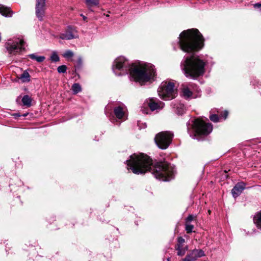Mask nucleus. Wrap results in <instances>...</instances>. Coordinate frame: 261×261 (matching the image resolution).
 Masks as SVG:
<instances>
[{
    "instance_id": "f704fd0d",
    "label": "nucleus",
    "mask_w": 261,
    "mask_h": 261,
    "mask_svg": "<svg viewBox=\"0 0 261 261\" xmlns=\"http://www.w3.org/2000/svg\"><path fill=\"white\" fill-rule=\"evenodd\" d=\"M167 260H168V261H170V258H168L167 259Z\"/></svg>"
},
{
    "instance_id": "4be33fe9",
    "label": "nucleus",
    "mask_w": 261,
    "mask_h": 261,
    "mask_svg": "<svg viewBox=\"0 0 261 261\" xmlns=\"http://www.w3.org/2000/svg\"><path fill=\"white\" fill-rule=\"evenodd\" d=\"M99 0H85L86 6L89 8L96 6L99 4Z\"/></svg>"
},
{
    "instance_id": "9d476101",
    "label": "nucleus",
    "mask_w": 261,
    "mask_h": 261,
    "mask_svg": "<svg viewBox=\"0 0 261 261\" xmlns=\"http://www.w3.org/2000/svg\"><path fill=\"white\" fill-rule=\"evenodd\" d=\"M205 256V253L202 249H193L189 252L182 261H195L198 258Z\"/></svg>"
},
{
    "instance_id": "cd10ccee",
    "label": "nucleus",
    "mask_w": 261,
    "mask_h": 261,
    "mask_svg": "<svg viewBox=\"0 0 261 261\" xmlns=\"http://www.w3.org/2000/svg\"><path fill=\"white\" fill-rule=\"evenodd\" d=\"M57 70L59 73H65L66 71L67 67L64 65H61L58 67Z\"/></svg>"
},
{
    "instance_id": "a211bd4d",
    "label": "nucleus",
    "mask_w": 261,
    "mask_h": 261,
    "mask_svg": "<svg viewBox=\"0 0 261 261\" xmlns=\"http://www.w3.org/2000/svg\"><path fill=\"white\" fill-rule=\"evenodd\" d=\"M0 13L5 17H11L14 13L10 8L0 5Z\"/></svg>"
},
{
    "instance_id": "f8f14e48",
    "label": "nucleus",
    "mask_w": 261,
    "mask_h": 261,
    "mask_svg": "<svg viewBox=\"0 0 261 261\" xmlns=\"http://www.w3.org/2000/svg\"><path fill=\"white\" fill-rule=\"evenodd\" d=\"M185 240L182 237H178L177 239V243L175 246V250H177V254L179 256H183L186 252L188 250V246H184Z\"/></svg>"
},
{
    "instance_id": "bb28decb",
    "label": "nucleus",
    "mask_w": 261,
    "mask_h": 261,
    "mask_svg": "<svg viewBox=\"0 0 261 261\" xmlns=\"http://www.w3.org/2000/svg\"><path fill=\"white\" fill-rule=\"evenodd\" d=\"M63 56L66 58H70L73 56V53L70 50H68L64 53Z\"/></svg>"
},
{
    "instance_id": "6e6552de",
    "label": "nucleus",
    "mask_w": 261,
    "mask_h": 261,
    "mask_svg": "<svg viewBox=\"0 0 261 261\" xmlns=\"http://www.w3.org/2000/svg\"><path fill=\"white\" fill-rule=\"evenodd\" d=\"M173 134L170 132H163L159 133L155 137V141L158 147L166 149L171 142Z\"/></svg>"
},
{
    "instance_id": "c756f323",
    "label": "nucleus",
    "mask_w": 261,
    "mask_h": 261,
    "mask_svg": "<svg viewBox=\"0 0 261 261\" xmlns=\"http://www.w3.org/2000/svg\"><path fill=\"white\" fill-rule=\"evenodd\" d=\"M194 219L193 215H189L186 219V223H190Z\"/></svg>"
},
{
    "instance_id": "412c9836",
    "label": "nucleus",
    "mask_w": 261,
    "mask_h": 261,
    "mask_svg": "<svg viewBox=\"0 0 261 261\" xmlns=\"http://www.w3.org/2000/svg\"><path fill=\"white\" fill-rule=\"evenodd\" d=\"M22 102L24 106L29 107L31 105L32 99L29 95H25L22 97Z\"/></svg>"
},
{
    "instance_id": "2eb2a0df",
    "label": "nucleus",
    "mask_w": 261,
    "mask_h": 261,
    "mask_svg": "<svg viewBox=\"0 0 261 261\" xmlns=\"http://www.w3.org/2000/svg\"><path fill=\"white\" fill-rule=\"evenodd\" d=\"M245 184L243 182L238 183L232 189L231 192L233 197H238L245 188Z\"/></svg>"
},
{
    "instance_id": "39448f33",
    "label": "nucleus",
    "mask_w": 261,
    "mask_h": 261,
    "mask_svg": "<svg viewBox=\"0 0 261 261\" xmlns=\"http://www.w3.org/2000/svg\"><path fill=\"white\" fill-rule=\"evenodd\" d=\"M158 93L159 96L165 100L174 98L177 95L174 83L170 81L163 82L158 89Z\"/></svg>"
},
{
    "instance_id": "f3484780",
    "label": "nucleus",
    "mask_w": 261,
    "mask_h": 261,
    "mask_svg": "<svg viewBox=\"0 0 261 261\" xmlns=\"http://www.w3.org/2000/svg\"><path fill=\"white\" fill-rule=\"evenodd\" d=\"M172 106L175 109V112L178 115H182L185 112V106L178 101L172 102Z\"/></svg>"
},
{
    "instance_id": "f257e3e1",
    "label": "nucleus",
    "mask_w": 261,
    "mask_h": 261,
    "mask_svg": "<svg viewBox=\"0 0 261 261\" xmlns=\"http://www.w3.org/2000/svg\"><path fill=\"white\" fill-rule=\"evenodd\" d=\"M126 162L135 174H144L149 171L156 178L163 181L170 180L173 175V169L167 162H159L153 165L152 160L144 153H134Z\"/></svg>"
},
{
    "instance_id": "72a5a7b5",
    "label": "nucleus",
    "mask_w": 261,
    "mask_h": 261,
    "mask_svg": "<svg viewBox=\"0 0 261 261\" xmlns=\"http://www.w3.org/2000/svg\"><path fill=\"white\" fill-rule=\"evenodd\" d=\"M142 111H143V112L144 113L147 114V112H145V111H144V110H142Z\"/></svg>"
},
{
    "instance_id": "1a4fd4ad",
    "label": "nucleus",
    "mask_w": 261,
    "mask_h": 261,
    "mask_svg": "<svg viewBox=\"0 0 261 261\" xmlns=\"http://www.w3.org/2000/svg\"><path fill=\"white\" fill-rule=\"evenodd\" d=\"M45 10V0H36L35 5V13L40 20L43 19Z\"/></svg>"
},
{
    "instance_id": "6ab92c4d",
    "label": "nucleus",
    "mask_w": 261,
    "mask_h": 261,
    "mask_svg": "<svg viewBox=\"0 0 261 261\" xmlns=\"http://www.w3.org/2000/svg\"><path fill=\"white\" fill-rule=\"evenodd\" d=\"M253 221L257 227L261 229V211L254 215Z\"/></svg>"
},
{
    "instance_id": "5701e85b",
    "label": "nucleus",
    "mask_w": 261,
    "mask_h": 261,
    "mask_svg": "<svg viewBox=\"0 0 261 261\" xmlns=\"http://www.w3.org/2000/svg\"><path fill=\"white\" fill-rule=\"evenodd\" d=\"M29 57L32 60H35L38 62H42L44 59L45 57L44 56H38L35 54H30L29 55Z\"/></svg>"
},
{
    "instance_id": "2f4dec72",
    "label": "nucleus",
    "mask_w": 261,
    "mask_h": 261,
    "mask_svg": "<svg viewBox=\"0 0 261 261\" xmlns=\"http://www.w3.org/2000/svg\"><path fill=\"white\" fill-rule=\"evenodd\" d=\"M228 112H227V111H225L224 112V116H223V117H224V119H225L227 118V116H228Z\"/></svg>"
},
{
    "instance_id": "f03ea898",
    "label": "nucleus",
    "mask_w": 261,
    "mask_h": 261,
    "mask_svg": "<svg viewBox=\"0 0 261 261\" xmlns=\"http://www.w3.org/2000/svg\"><path fill=\"white\" fill-rule=\"evenodd\" d=\"M113 70L117 75L127 74L129 71L131 77L141 84L153 80L155 75L153 65L140 63L130 65L128 61L124 57H119L116 59L113 65Z\"/></svg>"
},
{
    "instance_id": "473e14b6",
    "label": "nucleus",
    "mask_w": 261,
    "mask_h": 261,
    "mask_svg": "<svg viewBox=\"0 0 261 261\" xmlns=\"http://www.w3.org/2000/svg\"><path fill=\"white\" fill-rule=\"evenodd\" d=\"M81 15L83 17V19H84V20H85L86 19V18H86V16H85L83 15L82 14H81Z\"/></svg>"
},
{
    "instance_id": "0eeeda50",
    "label": "nucleus",
    "mask_w": 261,
    "mask_h": 261,
    "mask_svg": "<svg viewBox=\"0 0 261 261\" xmlns=\"http://www.w3.org/2000/svg\"><path fill=\"white\" fill-rule=\"evenodd\" d=\"M24 41L22 38L8 40L5 47L10 55H16L24 50Z\"/></svg>"
},
{
    "instance_id": "ddd939ff",
    "label": "nucleus",
    "mask_w": 261,
    "mask_h": 261,
    "mask_svg": "<svg viewBox=\"0 0 261 261\" xmlns=\"http://www.w3.org/2000/svg\"><path fill=\"white\" fill-rule=\"evenodd\" d=\"M147 102V106L152 111L161 109L164 106V103L163 102L154 98L149 99Z\"/></svg>"
},
{
    "instance_id": "aec40b11",
    "label": "nucleus",
    "mask_w": 261,
    "mask_h": 261,
    "mask_svg": "<svg viewBox=\"0 0 261 261\" xmlns=\"http://www.w3.org/2000/svg\"><path fill=\"white\" fill-rule=\"evenodd\" d=\"M19 79L22 83L29 82L31 80L30 75L27 70H25L22 74H21Z\"/></svg>"
},
{
    "instance_id": "20e7f679",
    "label": "nucleus",
    "mask_w": 261,
    "mask_h": 261,
    "mask_svg": "<svg viewBox=\"0 0 261 261\" xmlns=\"http://www.w3.org/2000/svg\"><path fill=\"white\" fill-rule=\"evenodd\" d=\"M205 62L199 56L192 55L186 58L181 63V67L185 75L191 79H196L202 75L204 72Z\"/></svg>"
},
{
    "instance_id": "c85d7f7f",
    "label": "nucleus",
    "mask_w": 261,
    "mask_h": 261,
    "mask_svg": "<svg viewBox=\"0 0 261 261\" xmlns=\"http://www.w3.org/2000/svg\"><path fill=\"white\" fill-rule=\"evenodd\" d=\"M210 118L212 121L214 122H217L219 120V117L216 114L211 115L210 117Z\"/></svg>"
},
{
    "instance_id": "9b49d317",
    "label": "nucleus",
    "mask_w": 261,
    "mask_h": 261,
    "mask_svg": "<svg viewBox=\"0 0 261 261\" xmlns=\"http://www.w3.org/2000/svg\"><path fill=\"white\" fill-rule=\"evenodd\" d=\"M78 37L76 30L71 27H68L65 32L60 35V38L63 40H70Z\"/></svg>"
},
{
    "instance_id": "4468645a",
    "label": "nucleus",
    "mask_w": 261,
    "mask_h": 261,
    "mask_svg": "<svg viewBox=\"0 0 261 261\" xmlns=\"http://www.w3.org/2000/svg\"><path fill=\"white\" fill-rule=\"evenodd\" d=\"M194 85L190 84L189 86L183 85L182 86V95L186 98L190 97L195 98V97L193 95V91L194 90Z\"/></svg>"
},
{
    "instance_id": "393cba45",
    "label": "nucleus",
    "mask_w": 261,
    "mask_h": 261,
    "mask_svg": "<svg viewBox=\"0 0 261 261\" xmlns=\"http://www.w3.org/2000/svg\"><path fill=\"white\" fill-rule=\"evenodd\" d=\"M50 60L53 62H57L59 61L60 58L56 52L53 53L50 56Z\"/></svg>"
},
{
    "instance_id": "423d86ee",
    "label": "nucleus",
    "mask_w": 261,
    "mask_h": 261,
    "mask_svg": "<svg viewBox=\"0 0 261 261\" xmlns=\"http://www.w3.org/2000/svg\"><path fill=\"white\" fill-rule=\"evenodd\" d=\"M194 132L193 137L197 136L208 135L213 129V126L211 123H206L200 119H196L193 124Z\"/></svg>"
},
{
    "instance_id": "7ed1b4c3",
    "label": "nucleus",
    "mask_w": 261,
    "mask_h": 261,
    "mask_svg": "<svg viewBox=\"0 0 261 261\" xmlns=\"http://www.w3.org/2000/svg\"><path fill=\"white\" fill-rule=\"evenodd\" d=\"M180 49L187 53L197 51L204 45V39L197 29H189L182 32L179 37Z\"/></svg>"
},
{
    "instance_id": "dca6fc26",
    "label": "nucleus",
    "mask_w": 261,
    "mask_h": 261,
    "mask_svg": "<svg viewBox=\"0 0 261 261\" xmlns=\"http://www.w3.org/2000/svg\"><path fill=\"white\" fill-rule=\"evenodd\" d=\"M125 109L123 106H118L114 109L115 115L118 119H125Z\"/></svg>"
},
{
    "instance_id": "7c9ffc66",
    "label": "nucleus",
    "mask_w": 261,
    "mask_h": 261,
    "mask_svg": "<svg viewBox=\"0 0 261 261\" xmlns=\"http://www.w3.org/2000/svg\"><path fill=\"white\" fill-rule=\"evenodd\" d=\"M253 7L255 8H258L261 11V3H256L253 5Z\"/></svg>"
},
{
    "instance_id": "b1692460",
    "label": "nucleus",
    "mask_w": 261,
    "mask_h": 261,
    "mask_svg": "<svg viewBox=\"0 0 261 261\" xmlns=\"http://www.w3.org/2000/svg\"><path fill=\"white\" fill-rule=\"evenodd\" d=\"M82 90L80 85L78 83H74L72 86V90L74 94H77Z\"/></svg>"
},
{
    "instance_id": "a878e982",
    "label": "nucleus",
    "mask_w": 261,
    "mask_h": 261,
    "mask_svg": "<svg viewBox=\"0 0 261 261\" xmlns=\"http://www.w3.org/2000/svg\"><path fill=\"white\" fill-rule=\"evenodd\" d=\"M194 228V226L190 223H186V230L187 233H191Z\"/></svg>"
}]
</instances>
